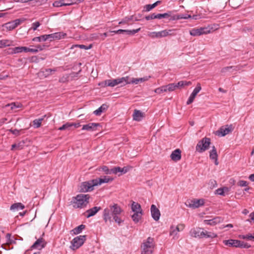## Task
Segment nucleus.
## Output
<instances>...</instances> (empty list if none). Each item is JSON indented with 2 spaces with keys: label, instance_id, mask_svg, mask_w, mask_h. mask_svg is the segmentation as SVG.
Returning a JSON list of instances; mask_svg holds the SVG:
<instances>
[{
  "label": "nucleus",
  "instance_id": "44",
  "mask_svg": "<svg viewBox=\"0 0 254 254\" xmlns=\"http://www.w3.org/2000/svg\"><path fill=\"white\" fill-rule=\"evenodd\" d=\"M199 32H200V35L202 34H206L210 32V29L208 27H201L198 28Z\"/></svg>",
  "mask_w": 254,
  "mask_h": 254
},
{
  "label": "nucleus",
  "instance_id": "12",
  "mask_svg": "<svg viewBox=\"0 0 254 254\" xmlns=\"http://www.w3.org/2000/svg\"><path fill=\"white\" fill-rule=\"evenodd\" d=\"M201 87L200 83H197L196 87L194 89L192 93L190 95L188 100L187 102V105H190L192 103L197 95V93L201 90Z\"/></svg>",
  "mask_w": 254,
  "mask_h": 254
},
{
  "label": "nucleus",
  "instance_id": "14",
  "mask_svg": "<svg viewBox=\"0 0 254 254\" xmlns=\"http://www.w3.org/2000/svg\"><path fill=\"white\" fill-rule=\"evenodd\" d=\"M101 125L99 123H90L83 126L82 129L87 131H95L97 130L98 127H100Z\"/></svg>",
  "mask_w": 254,
  "mask_h": 254
},
{
  "label": "nucleus",
  "instance_id": "58",
  "mask_svg": "<svg viewBox=\"0 0 254 254\" xmlns=\"http://www.w3.org/2000/svg\"><path fill=\"white\" fill-rule=\"evenodd\" d=\"M128 82L127 83V84H129L130 83L138 84L139 82L138 78H132L131 80H129L128 77Z\"/></svg>",
  "mask_w": 254,
  "mask_h": 254
},
{
  "label": "nucleus",
  "instance_id": "49",
  "mask_svg": "<svg viewBox=\"0 0 254 254\" xmlns=\"http://www.w3.org/2000/svg\"><path fill=\"white\" fill-rule=\"evenodd\" d=\"M154 92L157 94H161L163 92H166L165 86H162L160 87L157 88L154 90Z\"/></svg>",
  "mask_w": 254,
  "mask_h": 254
},
{
  "label": "nucleus",
  "instance_id": "56",
  "mask_svg": "<svg viewBox=\"0 0 254 254\" xmlns=\"http://www.w3.org/2000/svg\"><path fill=\"white\" fill-rule=\"evenodd\" d=\"M25 142L24 141H20L18 144H16V149L18 150L22 149L24 145Z\"/></svg>",
  "mask_w": 254,
  "mask_h": 254
},
{
  "label": "nucleus",
  "instance_id": "27",
  "mask_svg": "<svg viewBox=\"0 0 254 254\" xmlns=\"http://www.w3.org/2000/svg\"><path fill=\"white\" fill-rule=\"evenodd\" d=\"M172 16H173V12L171 11H168L167 12L164 13L157 14V19H159L166 18H169V19L172 18Z\"/></svg>",
  "mask_w": 254,
  "mask_h": 254
},
{
  "label": "nucleus",
  "instance_id": "41",
  "mask_svg": "<svg viewBox=\"0 0 254 254\" xmlns=\"http://www.w3.org/2000/svg\"><path fill=\"white\" fill-rule=\"evenodd\" d=\"M134 18L133 15L130 16L129 17H126L122 19V21L119 22V24L127 23L129 21L132 20Z\"/></svg>",
  "mask_w": 254,
  "mask_h": 254
},
{
  "label": "nucleus",
  "instance_id": "46",
  "mask_svg": "<svg viewBox=\"0 0 254 254\" xmlns=\"http://www.w3.org/2000/svg\"><path fill=\"white\" fill-rule=\"evenodd\" d=\"M8 105L10 106L11 110H13L16 108H21L22 106V105L21 104L15 102L12 103Z\"/></svg>",
  "mask_w": 254,
  "mask_h": 254
},
{
  "label": "nucleus",
  "instance_id": "31",
  "mask_svg": "<svg viewBox=\"0 0 254 254\" xmlns=\"http://www.w3.org/2000/svg\"><path fill=\"white\" fill-rule=\"evenodd\" d=\"M191 84V81H180L178 82L177 83H175L176 84V88H182V87H184L185 86H189Z\"/></svg>",
  "mask_w": 254,
  "mask_h": 254
},
{
  "label": "nucleus",
  "instance_id": "26",
  "mask_svg": "<svg viewBox=\"0 0 254 254\" xmlns=\"http://www.w3.org/2000/svg\"><path fill=\"white\" fill-rule=\"evenodd\" d=\"M108 108V106L106 104H103L98 109L94 111L93 113L96 116H100L102 113L105 112Z\"/></svg>",
  "mask_w": 254,
  "mask_h": 254
},
{
  "label": "nucleus",
  "instance_id": "29",
  "mask_svg": "<svg viewBox=\"0 0 254 254\" xmlns=\"http://www.w3.org/2000/svg\"><path fill=\"white\" fill-rule=\"evenodd\" d=\"M242 2V0H229V5L234 8H238Z\"/></svg>",
  "mask_w": 254,
  "mask_h": 254
},
{
  "label": "nucleus",
  "instance_id": "30",
  "mask_svg": "<svg viewBox=\"0 0 254 254\" xmlns=\"http://www.w3.org/2000/svg\"><path fill=\"white\" fill-rule=\"evenodd\" d=\"M219 222H220V218H219V217H216L212 219L204 220V223L205 224H207V225H214Z\"/></svg>",
  "mask_w": 254,
  "mask_h": 254
},
{
  "label": "nucleus",
  "instance_id": "37",
  "mask_svg": "<svg viewBox=\"0 0 254 254\" xmlns=\"http://www.w3.org/2000/svg\"><path fill=\"white\" fill-rule=\"evenodd\" d=\"M44 120V118H40L38 119H35L33 121V126L35 128L39 127L41 125L42 121Z\"/></svg>",
  "mask_w": 254,
  "mask_h": 254
},
{
  "label": "nucleus",
  "instance_id": "19",
  "mask_svg": "<svg viewBox=\"0 0 254 254\" xmlns=\"http://www.w3.org/2000/svg\"><path fill=\"white\" fill-rule=\"evenodd\" d=\"M170 157L171 159L174 162H177L181 159V151L180 149H177L173 151Z\"/></svg>",
  "mask_w": 254,
  "mask_h": 254
},
{
  "label": "nucleus",
  "instance_id": "9",
  "mask_svg": "<svg viewBox=\"0 0 254 254\" xmlns=\"http://www.w3.org/2000/svg\"><path fill=\"white\" fill-rule=\"evenodd\" d=\"M176 29H166L159 32H153L151 33L152 37L162 38L167 36H174Z\"/></svg>",
  "mask_w": 254,
  "mask_h": 254
},
{
  "label": "nucleus",
  "instance_id": "47",
  "mask_svg": "<svg viewBox=\"0 0 254 254\" xmlns=\"http://www.w3.org/2000/svg\"><path fill=\"white\" fill-rule=\"evenodd\" d=\"M43 41H46L48 40H49L50 41L55 40L54 38L53 33L48 35H43Z\"/></svg>",
  "mask_w": 254,
  "mask_h": 254
},
{
  "label": "nucleus",
  "instance_id": "33",
  "mask_svg": "<svg viewBox=\"0 0 254 254\" xmlns=\"http://www.w3.org/2000/svg\"><path fill=\"white\" fill-rule=\"evenodd\" d=\"M54 38L55 40H60L64 38L66 36V34L63 32H56L53 33Z\"/></svg>",
  "mask_w": 254,
  "mask_h": 254
},
{
  "label": "nucleus",
  "instance_id": "52",
  "mask_svg": "<svg viewBox=\"0 0 254 254\" xmlns=\"http://www.w3.org/2000/svg\"><path fill=\"white\" fill-rule=\"evenodd\" d=\"M113 218L114 221L119 225H121L122 222H123V220L121 219V218L119 217V215H117L116 216L114 217Z\"/></svg>",
  "mask_w": 254,
  "mask_h": 254
},
{
  "label": "nucleus",
  "instance_id": "21",
  "mask_svg": "<svg viewBox=\"0 0 254 254\" xmlns=\"http://www.w3.org/2000/svg\"><path fill=\"white\" fill-rule=\"evenodd\" d=\"M113 180V178L105 176L104 178H99L98 179H94V182L97 183V186L101 185L103 183H107L109 182H112Z\"/></svg>",
  "mask_w": 254,
  "mask_h": 254
},
{
  "label": "nucleus",
  "instance_id": "24",
  "mask_svg": "<svg viewBox=\"0 0 254 254\" xmlns=\"http://www.w3.org/2000/svg\"><path fill=\"white\" fill-rule=\"evenodd\" d=\"M144 117V114L139 110H135L133 114V119L136 121H140Z\"/></svg>",
  "mask_w": 254,
  "mask_h": 254
},
{
  "label": "nucleus",
  "instance_id": "34",
  "mask_svg": "<svg viewBox=\"0 0 254 254\" xmlns=\"http://www.w3.org/2000/svg\"><path fill=\"white\" fill-rule=\"evenodd\" d=\"M212 148V150L210 151L209 157L211 159L213 160L218 158V154L215 146H213Z\"/></svg>",
  "mask_w": 254,
  "mask_h": 254
},
{
  "label": "nucleus",
  "instance_id": "43",
  "mask_svg": "<svg viewBox=\"0 0 254 254\" xmlns=\"http://www.w3.org/2000/svg\"><path fill=\"white\" fill-rule=\"evenodd\" d=\"M5 26L8 30H12L16 27L13 21L6 23Z\"/></svg>",
  "mask_w": 254,
  "mask_h": 254
},
{
  "label": "nucleus",
  "instance_id": "64",
  "mask_svg": "<svg viewBox=\"0 0 254 254\" xmlns=\"http://www.w3.org/2000/svg\"><path fill=\"white\" fill-rule=\"evenodd\" d=\"M14 54L20 53L22 52V47H16L14 48Z\"/></svg>",
  "mask_w": 254,
  "mask_h": 254
},
{
  "label": "nucleus",
  "instance_id": "28",
  "mask_svg": "<svg viewBox=\"0 0 254 254\" xmlns=\"http://www.w3.org/2000/svg\"><path fill=\"white\" fill-rule=\"evenodd\" d=\"M143 212H134V214L131 215V218L133 222L137 223L141 219Z\"/></svg>",
  "mask_w": 254,
  "mask_h": 254
},
{
  "label": "nucleus",
  "instance_id": "32",
  "mask_svg": "<svg viewBox=\"0 0 254 254\" xmlns=\"http://www.w3.org/2000/svg\"><path fill=\"white\" fill-rule=\"evenodd\" d=\"M24 207H25L24 205L20 202L15 203L11 205L10 210H18L19 209H23L24 208Z\"/></svg>",
  "mask_w": 254,
  "mask_h": 254
},
{
  "label": "nucleus",
  "instance_id": "7",
  "mask_svg": "<svg viewBox=\"0 0 254 254\" xmlns=\"http://www.w3.org/2000/svg\"><path fill=\"white\" fill-rule=\"evenodd\" d=\"M128 81V76L117 78L114 80H107L105 81V85L111 87H114L119 84L123 83V85H126Z\"/></svg>",
  "mask_w": 254,
  "mask_h": 254
},
{
  "label": "nucleus",
  "instance_id": "48",
  "mask_svg": "<svg viewBox=\"0 0 254 254\" xmlns=\"http://www.w3.org/2000/svg\"><path fill=\"white\" fill-rule=\"evenodd\" d=\"M236 67H235V66H226V67H223L221 70V73H226L227 72H228L230 71V70L231 69H232V68H234L233 69L234 70H236Z\"/></svg>",
  "mask_w": 254,
  "mask_h": 254
},
{
  "label": "nucleus",
  "instance_id": "35",
  "mask_svg": "<svg viewBox=\"0 0 254 254\" xmlns=\"http://www.w3.org/2000/svg\"><path fill=\"white\" fill-rule=\"evenodd\" d=\"M85 226L84 225L81 224L73 229L72 231L73 232V234H79L82 230L85 229Z\"/></svg>",
  "mask_w": 254,
  "mask_h": 254
},
{
  "label": "nucleus",
  "instance_id": "8",
  "mask_svg": "<svg viewBox=\"0 0 254 254\" xmlns=\"http://www.w3.org/2000/svg\"><path fill=\"white\" fill-rule=\"evenodd\" d=\"M96 186H97V183H96V182H94V180L83 182L80 186L79 191L84 192L90 191L94 189V187Z\"/></svg>",
  "mask_w": 254,
  "mask_h": 254
},
{
  "label": "nucleus",
  "instance_id": "13",
  "mask_svg": "<svg viewBox=\"0 0 254 254\" xmlns=\"http://www.w3.org/2000/svg\"><path fill=\"white\" fill-rule=\"evenodd\" d=\"M150 211L151 216L155 221H158L160 217L161 214L160 210L155 205L152 204L151 206Z\"/></svg>",
  "mask_w": 254,
  "mask_h": 254
},
{
  "label": "nucleus",
  "instance_id": "55",
  "mask_svg": "<svg viewBox=\"0 0 254 254\" xmlns=\"http://www.w3.org/2000/svg\"><path fill=\"white\" fill-rule=\"evenodd\" d=\"M238 185L240 187H246L248 185V183L246 181L240 180L238 182Z\"/></svg>",
  "mask_w": 254,
  "mask_h": 254
},
{
  "label": "nucleus",
  "instance_id": "50",
  "mask_svg": "<svg viewBox=\"0 0 254 254\" xmlns=\"http://www.w3.org/2000/svg\"><path fill=\"white\" fill-rule=\"evenodd\" d=\"M145 18L147 20H150L154 19H157V14L155 13H152L150 15L146 16Z\"/></svg>",
  "mask_w": 254,
  "mask_h": 254
},
{
  "label": "nucleus",
  "instance_id": "42",
  "mask_svg": "<svg viewBox=\"0 0 254 254\" xmlns=\"http://www.w3.org/2000/svg\"><path fill=\"white\" fill-rule=\"evenodd\" d=\"M200 32L198 28H193L190 31V34L193 36H198L200 35Z\"/></svg>",
  "mask_w": 254,
  "mask_h": 254
},
{
  "label": "nucleus",
  "instance_id": "22",
  "mask_svg": "<svg viewBox=\"0 0 254 254\" xmlns=\"http://www.w3.org/2000/svg\"><path fill=\"white\" fill-rule=\"evenodd\" d=\"M13 46V41L9 39L0 40V48Z\"/></svg>",
  "mask_w": 254,
  "mask_h": 254
},
{
  "label": "nucleus",
  "instance_id": "11",
  "mask_svg": "<svg viewBox=\"0 0 254 254\" xmlns=\"http://www.w3.org/2000/svg\"><path fill=\"white\" fill-rule=\"evenodd\" d=\"M185 204L189 207L196 208L204 204V200L203 199H194L190 201H187Z\"/></svg>",
  "mask_w": 254,
  "mask_h": 254
},
{
  "label": "nucleus",
  "instance_id": "57",
  "mask_svg": "<svg viewBox=\"0 0 254 254\" xmlns=\"http://www.w3.org/2000/svg\"><path fill=\"white\" fill-rule=\"evenodd\" d=\"M177 231L174 226H171L170 228V235L171 236H176L177 234Z\"/></svg>",
  "mask_w": 254,
  "mask_h": 254
},
{
  "label": "nucleus",
  "instance_id": "1",
  "mask_svg": "<svg viewBox=\"0 0 254 254\" xmlns=\"http://www.w3.org/2000/svg\"><path fill=\"white\" fill-rule=\"evenodd\" d=\"M123 209L117 203L110 204L108 207L105 208L103 213V219L106 223L108 221L111 222L112 221V217L119 215L123 212Z\"/></svg>",
  "mask_w": 254,
  "mask_h": 254
},
{
  "label": "nucleus",
  "instance_id": "16",
  "mask_svg": "<svg viewBox=\"0 0 254 254\" xmlns=\"http://www.w3.org/2000/svg\"><path fill=\"white\" fill-rule=\"evenodd\" d=\"M191 236L195 238H202L204 235L203 230L200 228L192 229L190 231Z\"/></svg>",
  "mask_w": 254,
  "mask_h": 254
},
{
  "label": "nucleus",
  "instance_id": "20",
  "mask_svg": "<svg viewBox=\"0 0 254 254\" xmlns=\"http://www.w3.org/2000/svg\"><path fill=\"white\" fill-rule=\"evenodd\" d=\"M191 17V15L188 14H173V16H172V18H170L169 20L173 21L181 19H186Z\"/></svg>",
  "mask_w": 254,
  "mask_h": 254
},
{
  "label": "nucleus",
  "instance_id": "62",
  "mask_svg": "<svg viewBox=\"0 0 254 254\" xmlns=\"http://www.w3.org/2000/svg\"><path fill=\"white\" fill-rule=\"evenodd\" d=\"M216 193L221 195H224V189L219 188L216 190Z\"/></svg>",
  "mask_w": 254,
  "mask_h": 254
},
{
  "label": "nucleus",
  "instance_id": "51",
  "mask_svg": "<svg viewBox=\"0 0 254 254\" xmlns=\"http://www.w3.org/2000/svg\"><path fill=\"white\" fill-rule=\"evenodd\" d=\"M25 20V18H19L15 19V20L13 21V22L14 23L16 27H17L18 25L20 24L22 22H24Z\"/></svg>",
  "mask_w": 254,
  "mask_h": 254
},
{
  "label": "nucleus",
  "instance_id": "45",
  "mask_svg": "<svg viewBox=\"0 0 254 254\" xmlns=\"http://www.w3.org/2000/svg\"><path fill=\"white\" fill-rule=\"evenodd\" d=\"M73 127V125L71 123H67L63 125L62 127L59 128V130H65L69 129L71 127Z\"/></svg>",
  "mask_w": 254,
  "mask_h": 254
},
{
  "label": "nucleus",
  "instance_id": "61",
  "mask_svg": "<svg viewBox=\"0 0 254 254\" xmlns=\"http://www.w3.org/2000/svg\"><path fill=\"white\" fill-rule=\"evenodd\" d=\"M40 25V23L39 22L37 21L34 22L32 24V29H33L34 31H35Z\"/></svg>",
  "mask_w": 254,
  "mask_h": 254
},
{
  "label": "nucleus",
  "instance_id": "40",
  "mask_svg": "<svg viewBox=\"0 0 254 254\" xmlns=\"http://www.w3.org/2000/svg\"><path fill=\"white\" fill-rule=\"evenodd\" d=\"M165 89H166V92L167 91H169V92L173 91L176 89L175 83H170L167 85H165Z\"/></svg>",
  "mask_w": 254,
  "mask_h": 254
},
{
  "label": "nucleus",
  "instance_id": "60",
  "mask_svg": "<svg viewBox=\"0 0 254 254\" xmlns=\"http://www.w3.org/2000/svg\"><path fill=\"white\" fill-rule=\"evenodd\" d=\"M217 237V235L214 233H212L211 232H208L207 238H216Z\"/></svg>",
  "mask_w": 254,
  "mask_h": 254
},
{
  "label": "nucleus",
  "instance_id": "4",
  "mask_svg": "<svg viewBox=\"0 0 254 254\" xmlns=\"http://www.w3.org/2000/svg\"><path fill=\"white\" fill-rule=\"evenodd\" d=\"M223 243L226 246L230 247L249 248L251 247L249 244L238 240L229 239L224 240Z\"/></svg>",
  "mask_w": 254,
  "mask_h": 254
},
{
  "label": "nucleus",
  "instance_id": "10",
  "mask_svg": "<svg viewBox=\"0 0 254 254\" xmlns=\"http://www.w3.org/2000/svg\"><path fill=\"white\" fill-rule=\"evenodd\" d=\"M233 128L232 127V125H225L222 126L219 130L216 131V134L220 136H224L225 135L229 134L230 132H232Z\"/></svg>",
  "mask_w": 254,
  "mask_h": 254
},
{
  "label": "nucleus",
  "instance_id": "23",
  "mask_svg": "<svg viewBox=\"0 0 254 254\" xmlns=\"http://www.w3.org/2000/svg\"><path fill=\"white\" fill-rule=\"evenodd\" d=\"M100 209V207L94 206L92 208L87 210L86 212L87 213V218L94 216Z\"/></svg>",
  "mask_w": 254,
  "mask_h": 254
},
{
  "label": "nucleus",
  "instance_id": "39",
  "mask_svg": "<svg viewBox=\"0 0 254 254\" xmlns=\"http://www.w3.org/2000/svg\"><path fill=\"white\" fill-rule=\"evenodd\" d=\"M161 3L160 1H157L155 3H153L152 4H147L145 5V7L146 8V11H149L151 10L152 9L156 7L158 3Z\"/></svg>",
  "mask_w": 254,
  "mask_h": 254
},
{
  "label": "nucleus",
  "instance_id": "17",
  "mask_svg": "<svg viewBox=\"0 0 254 254\" xmlns=\"http://www.w3.org/2000/svg\"><path fill=\"white\" fill-rule=\"evenodd\" d=\"M57 71V68H44L42 69L39 72V74L41 76L47 77L50 75L53 74Z\"/></svg>",
  "mask_w": 254,
  "mask_h": 254
},
{
  "label": "nucleus",
  "instance_id": "15",
  "mask_svg": "<svg viewBox=\"0 0 254 254\" xmlns=\"http://www.w3.org/2000/svg\"><path fill=\"white\" fill-rule=\"evenodd\" d=\"M140 30V28H139L138 29H134V30H132L119 29L117 30L111 31L110 32L114 33L115 34H118L126 33L127 35H133L135 34V33H137L138 32H139Z\"/></svg>",
  "mask_w": 254,
  "mask_h": 254
},
{
  "label": "nucleus",
  "instance_id": "54",
  "mask_svg": "<svg viewBox=\"0 0 254 254\" xmlns=\"http://www.w3.org/2000/svg\"><path fill=\"white\" fill-rule=\"evenodd\" d=\"M112 174H117L118 172L121 173L122 168L120 167H116L112 169Z\"/></svg>",
  "mask_w": 254,
  "mask_h": 254
},
{
  "label": "nucleus",
  "instance_id": "2",
  "mask_svg": "<svg viewBox=\"0 0 254 254\" xmlns=\"http://www.w3.org/2000/svg\"><path fill=\"white\" fill-rule=\"evenodd\" d=\"M89 194H79L73 197V207L75 208H83L89 203Z\"/></svg>",
  "mask_w": 254,
  "mask_h": 254
},
{
  "label": "nucleus",
  "instance_id": "53",
  "mask_svg": "<svg viewBox=\"0 0 254 254\" xmlns=\"http://www.w3.org/2000/svg\"><path fill=\"white\" fill-rule=\"evenodd\" d=\"M185 227V225L184 224H180L177 226L175 229L177 232H180L184 230Z\"/></svg>",
  "mask_w": 254,
  "mask_h": 254
},
{
  "label": "nucleus",
  "instance_id": "18",
  "mask_svg": "<svg viewBox=\"0 0 254 254\" xmlns=\"http://www.w3.org/2000/svg\"><path fill=\"white\" fill-rule=\"evenodd\" d=\"M46 243H45L44 239L41 238L38 239L31 246L32 249H37L41 250L44 248Z\"/></svg>",
  "mask_w": 254,
  "mask_h": 254
},
{
  "label": "nucleus",
  "instance_id": "59",
  "mask_svg": "<svg viewBox=\"0 0 254 254\" xmlns=\"http://www.w3.org/2000/svg\"><path fill=\"white\" fill-rule=\"evenodd\" d=\"M9 131L11 132L13 134L15 135L16 136H18L20 134V130L17 129H10Z\"/></svg>",
  "mask_w": 254,
  "mask_h": 254
},
{
  "label": "nucleus",
  "instance_id": "6",
  "mask_svg": "<svg viewBox=\"0 0 254 254\" xmlns=\"http://www.w3.org/2000/svg\"><path fill=\"white\" fill-rule=\"evenodd\" d=\"M86 235H80L74 238L71 242V246L70 248L75 250L81 247L86 240Z\"/></svg>",
  "mask_w": 254,
  "mask_h": 254
},
{
  "label": "nucleus",
  "instance_id": "5",
  "mask_svg": "<svg viewBox=\"0 0 254 254\" xmlns=\"http://www.w3.org/2000/svg\"><path fill=\"white\" fill-rule=\"evenodd\" d=\"M210 143V139L209 138L204 137L197 143L196 146V150L199 153H202L208 149Z\"/></svg>",
  "mask_w": 254,
  "mask_h": 254
},
{
  "label": "nucleus",
  "instance_id": "25",
  "mask_svg": "<svg viewBox=\"0 0 254 254\" xmlns=\"http://www.w3.org/2000/svg\"><path fill=\"white\" fill-rule=\"evenodd\" d=\"M131 210L133 212H143L141 205L137 202L133 201L131 204Z\"/></svg>",
  "mask_w": 254,
  "mask_h": 254
},
{
  "label": "nucleus",
  "instance_id": "36",
  "mask_svg": "<svg viewBox=\"0 0 254 254\" xmlns=\"http://www.w3.org/2000/svg\"><path fill=\"white\" fill-rule=\"evenodd\" d=\"M98 170L99 171H102L105 173L106 174H112V170L111 169H109L108 167L106 166H103L101 167H99L98 169Z\"/></svg>",
  "mask_w": 254,
  "mask_h": 254
},
{
  "label": "nucleus",
  "instance_id": "63",
  "mask_svg": "<svg viewBox=\"0 0 254 254\" xmlns=\"http://www.w3.org/2000/svg\"><path fill=\"white\" fill-rule=\"evenodd\" d=\"M252 234H248L246 235H242L240 236L241 238H242L243 239H247L249 240H252Z\"/></svg>",
  "mask_w": 254,
  "mask_h": 254
},
{
  "label": "nucleus",
  "instance_id": "38",
  "mask_svg": "<svg viewBox=\"0 0 254 254\" xmlns=\"http://www.w3.org/2000/svg\"><path fill=\"white\" fill-rule=\"evenodd\" d=\"M68 3H64L63 2V0H61L59 1H56L53 3V5L54 7H60L62 6H67L68 5Z\"/></svg>",
  "mask_w": 254,
  "mask_h": 254
},
{
  "label": "nucleus",
  "instance_id": "3",
  "mask_svg": "<svg viewBox=\"0 0 254 254\" xmlns=\"http://www.w3.org/2000/svg\"><path fill=\"white\" fill-rule=\"evenodd\" d=\"M155 242L154 239L149 237L142 244L141 254H152L154 251Z\"/></svg>",
  "mask_w": 254,
  "mask_h": 254
}]
</instances>
